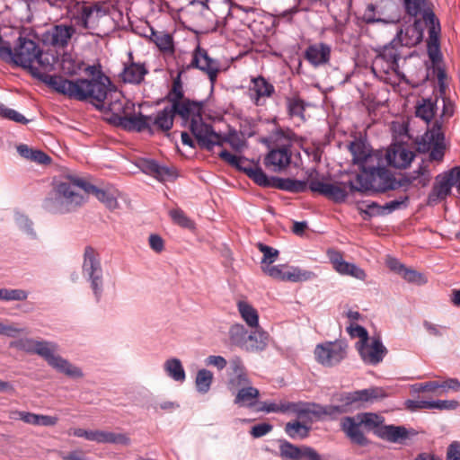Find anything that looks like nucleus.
<instances>
[{
	"instance_id": "obj_1",
	"label": "nucleus",
	"mask_w": 460,
	"mask_h": 460,
	"mask_svg": "<svg viewBox=\"0 0 460 460\" xmlns=\"http://www.w3.org/2000/svg\"><path fill=\"white\" fill-rule=\"evenodd\" d=\"M404 176L402 180L397 181L391 172L381 166L380 159L375 163L371 168L361 171L356 177V180L349 181V186L351 191H375L384 192L388 190H395L398 187H404L408 185H427L429 181V178L423 177L424 172L420 168L414 174Z\"/></svg>"
},
{
	"instance_id": "obj_2",
	"label": "nucleus",
	"mask_w": 460,
	"mask_h": 460,
	"mask_svg": "<svg viewBox=\"0 0 460 460\" xmlns=\"http://www.w3.org/2000/svg\"><path fill=\"white\" fill-rule=\"evenodd\" d=\"M49 86L57 93L70 99L84 101L92 99L97 108L102 102H105L109 93L110 80L104 75H99L93 79L69 80L60 75L47 76Z\"/></svg>"
},
{
	"instance_id": "obj_3",
	"label": "nucleus",
	"mask_w": 460,
	"mask_h": 460,
	"mask_svg": "<svg viewBox=\"0 0 460 460\" xmlns=\"http://www.w3.org/2000/svg\"><path fill=\"white\" fill-rule=\"evenodd\" d=\"M40 47L35 41L26 38L20 37L18 44L13 50L8 43L0 46V58L2 60L13 63L16 66L29 69L31 74L49 85L47 76H57L41 72L39 67H35L34 62L39 54Z\"/></svg>"
},
{
	"instance_id": "obj_4",
	"label": "nucleus",
	"mask_w": 460,
	"mask_h": 460,
	"mask_svg": "<svg viewBox=\"0 0 460 460\" xmlns=\"http://www.w3.org/2000/svg\"><path fill=\"white\" fill-rule=\"evenodd\" d=\"M89 183L75 176L61 177L54 183V195L60 211H69L83 205L88 196Z\"/></svg>"
},
{
	"instance_id": "obj_5",
	"label": "nucleus",
	"mask_w": 460,
	"mask_h": 460,
	"mask_svg": "<svg viewBox=\"0 0 460 460\" xmlns=\"http://www.w3.org/2000/svg\"><path fill=\"white\" fill-rule=\"evenodd\" d=\"M11 345L27 353L39 355L58 372L63 374H80L79 369L56 354L58 345L54 342L22 338L12 342Z\"/></svg>"
},
{
	"instance_id": "obj_6",
	"label": "nucleus",
	"mask_w": 460,
	"mask_h": 460,
	"mask_svg": "<svg viewBox=\"0 0 460 460\" xmlns=\"http://www.w3.org/2000/svg\"><path fill=\"white\" fill-rule=\"evenodd\" d=\"M108 9L101 4H77L75 12L72 15V21L80 28L87 31L88 34L100 36L102 32V23L107 18Z\"/></svg>"
},
{
	"instance_id": "obj_7",
	"label": "nucleus",
	"mask_w": 460,
	"mask_h": 460,
	"mask_svg": "<svg viewBox=\"0 0 460 460\" xmlns=\"http://www.w3.org/2000/svg\"><path fill=\"white\" fill-rule=\"evenodd\" d=\"M400 46L396 40H393L389 44L376 49V55L371 66L372 72L376 75L383 76L392 72L397 73L400 58L398 48Z\"/></svg>"
},
{
	"instance_id": "obj_8",
	"label": "nucleus",
	"mask_w": 460,
	"mask_h": 460,
	"mask_svg": "<svg viewBox=\"0 0 460 460\" xmlns=\"http://www.w3.org/2000/svg\"><path fill=\"white\" fill-rule=\"evenodd\" d=\"M348 349L346 341L337 340L317 344L314 353L319 364L324 367H334L347 358Z\"/></svg>"
},
{
	"instance_id": "obj_9",
	"label": "nucleus",
	"mask_w": 460,
	"mask_h": 460,
	"mask_svg": "<svg viewBox=\"0 0 460 460\" xmlns=\"http://www.w3.org/2000/svg\"><path fill=\"white\" fill-rule=\"evenodd\" d=\"M228 389L235 394L234 402L240 407L252 408L258 402L260 392L249 385L245 376H234L228 382Z\"/></svg>"
},
{
	"instance_id": "obj_10",
	"label": "nucleus",
	"mask_w": 460,
	"mask_h": 460,
	"mask_svg": "<svg viewBox=\"0 0 460 460\" xmlns=\"http://www.w3.org/2000/svg\"><path fill=\"white\" fill-rule=\"evenodd\" d=\"M83 270L88 276L94 296L99 300L102 291V271L97 252L90 246L84 249Z\"/></svg>"
},
{
	"instance_id": "obj_11",
	"label": "nucleus",
	"mask_w": 460,
	"mask_h": 460,
	"mask_svg": "<svg viewBox=\"0 0 460 460\" xmlns=\"http://www.w3.org/2000/svg\"><path fill=\"white\" fill-rule=\"evenodd\" d=\"M190 129L199 145L203 148L211 150L214 146L222 145V137L212 129L210 125L205 123L202 118L190 122Z\"/></svg>"
},
{
	"instance_id": "obj_12",
	"label": "nucleus",
	"mask_w": 460,
	"mask_h": 460,
	"mask_svg": "<svg viewBox=\"0 0 460 460\" xmlns=\"http://www.w3.org/2000/svg\"><path fill=\"white\" fill-rule=\"evenodd\" d=\"M134 107V103L127 100L121 92L111 89L99 109H107L120 121Z\"/></svg>"
},
{
	"instance_id": "obj_13",
	"label": "nucleus",
	"mask_w": 460,
	"mask_h": 460,
	"mask_svg": "<svg viewBox=\"0 0 460 460\" xmlns=\"http://www.w3.org/2000/svg\"><path fill=\"white\" fill-rule=\"evenodd\" d=\"M275 93L274 85L264 76L252 77L248 87V96L256 106H263L266 100Z\"/></svg>"
},
{
	"instance_id": "obj_14",
	"label": "nucleus",
	"mask_w": 460,
	"mask_h": 460,
	"mask_svg": "<svg viewBox=\"0 0 460 460\" xmlns=\"http://www.w3.org/2000/svg\"><path fill=\"white\" fill-rule=\"evenodd\" d=\"M309 189L337 203L345 201L348 196L346 184L341 182L311 180Z\"/></svg>"
},
{
	"instance_id": "obj_15",
	"label": "nucleus",
	"mask_w": 460,
	"mask_h": 460,
	"mask_svg": "<svg viewBox=\"0 0 460 460\" xmlns=\"http://www.w3.org/2000/svg\"><path fill=\"white\" fill-rule=\"evenodd\" d=\"M357 349L366 364L377 365L387 353L379 337H372L369 341L358 345Z\"/></svg>"
},
{
	"instance_id": "obj_16",
	"label": "nucleus",
	"mask_w": 460,
	"mask_h": 460,
	"mask_svg": "<svg viewBox=\"0 0 460 460\" xmlns=\"http://www.w3.org/2000/svg\"><path fill=\"white\" fill-rule=\"evenodd\" d=\"M349 150L352 155L353 163L358 164L361 171L373 167L378 161V154L373 152L364 142L355 140L349 145Z\"/></svg>"
},
{
	"instance_id": "obj_17",
	"label": "nucleus",
	"mask_w": 460,
	"mask_h": 460,
	"mask_svg": "<svg viewBox=\"0 0 460 460\" xmlns=\"http://www.w3.org/2000/svg\"><path fill=\"white\" fill-rule=\"evenodd\" d=\"M191 65L205 72L213 84L220 71V64L217 60L211 58L207 50L197 47L193 53Z\"/></svg>"
},
{
	"instance_id": "obj_18",
	"label": "nucleus",
	"mask_w": 460,
	"mask_h": 460,
	"mask_svg": "<svg viewBox=\"0 0 460 460\" xmlns=\"http://www.w3.org/2000/svg\"><path fill=\"white\" fill-rule=\"evenodd\" d=\"M75 32L73 25H55L43 34L44 42L59 49L67 47L72 36Z\"/></svg>"
},
{
	"instance_id": "obj_19",
	"label": "nucleus",
	"mask_w": 460,
	"mask_h": 460,
	"mask_svg": "<svg viewBox=\"0 0 460 460\" xmlns=\"http://www.w3.org/2000/svg\"><path fill=\"white\" fill-rule=\"evenodd\" d=\"M328 256L333 269L341 275L353 277L359 280H365L367 273L354 263L344 261L341 252L336 251H328Z\"/></svg>"
},
{
	"instance_id": "obj_20",
	"label": "nucleus",
	"mask_w": 460,
	"mask_h": 460,
	"mask_svg": "<svg viewBox=\"0 0 460 460\" xmlns=\"http://www.w3.org/2000/svg\"><path fill=\"white\" fill-rule=\"evenodd\" d=\"M414 156L411 150L401 144L392 145L385 154L388 164L395 168H406L411 164Z\"/></svg>"
},
{
	"instance_id": "obj_21",
	"label": "nucleus",
	"mask_w": 460,
	"mask_h": 460,
	"mask_svg": "<svg viewBox=\"0 0 460 460\" xmlns=\"http://www.w3.org/2000/svg\"><path fill=\"white\" fill-rule=\"evenodd\" d=\"M344 410L342 406H326L323 407L320 404L308 402H296V416L298 418L307 417L308 415H314L321 417L323 415H332L334 413H341Z\"/></svg>"
},
{
	"instance_id": "obj_22",
	"label": "nucleus",
	"mask_w": 460,
	"mask_h": 460,
	"mask_svg": "<svg viewBox=\"0 0 460 460\" xmlns=\"http://www.w3.org/2000/svg\"><path fill=\"white\" fill-rule=\"evenodd\" d=\"M291 155L290 150L271 148L264 158V164L269 170L280 172L289 166Z\"/></svg>"
},
{
	"instance_id": "obj_23",
	"label": "nucleus",
	"mask_w": 460,
	"mask_h": 460,
	"mask_svg": "<svg viewBox=\"0 0 460 460\" xmlns=\"http://www.w3.org/2000/svg\"><path fill=\"white\" fill-rule=\"evenodd\" d=\"M172 109L173 110L174 114H178L185 121L190 120V123L202 118V102L185 99L178 103L176 102L174 105H172Z\"/></svg>"
},
{
	"instance_id": "obj_24",
	"label": "nucleus",
	"mask_w": 460,
	"mask_h": 460,
	"mask_svg": "<svg viewBox=\"0 0 460 460\" xmlns=\"http://www.w3.org/2000/svg\"><path fill=\"white\" fill-rule=\"evenodd\" d=\"M296 135L291 129L278 128L270 133L266 141L270 149L290 150V147L293 143L296 141Z\"/></svg>"
},
{
	"instance_id": "obj_25",
	"label": "nucleus",
	"mask_w": 460,
	"mask_h": 460,
	"mask_svg": "<svg viewBox=\"0 0 460 460\" xmlns=\"http://www.w3.org/2000/svg\"><path fill=\"white\" fill-rule=\"evenodd\" d=\"M133 111L134 110H130L119 121V124L128 130L137 132L147 130L149 133L154 134V129L151 125L152 116H144L140 113L135 114Z\"/></svg>"
},
{
	"instance_id": "obj_26",
	"label": "nucleus",
	"mask_w": 460,
	"mask_h": 460,
	"mask_svg": "<svg viewBox=\"0 0 460 460\" xmlns=\"http://www.w3.org/2000/svg\"><path fill=\"white\" fill-rule=\"evenodd\" d=\"M128 63L125 64L124 69L120 74L123 82L139 84L147 74V68L144 63H137L133 60L132 53L128 54Z\"/></svg>"
},
{
	"instance_id": "obj_27",
	"label": "nucleus",
	"mask_w": 460,
	"mask_h": 460,
	"mask_svg": "<svg viewBox=\"0 0 460 460\" xmlns=\"http://www.w3.org/2000/svg\"><path fill=\"white\" fill-rule=\"evenodd\" d=\"M141 170L159 181H169L176 177L174 167L162 166L154 160H143L140 164Z\"/></svg>"
},
{
	"instance_id": "obj_28",
	"label": "nucleus",
	"mask_w": 460,
	"mask_h": 460,
	"mask_svg": "<svg viewBox=\"0 0 460 460\" xmlns=\"http://www.w3.org/2000/svg\"><path fill=\"white\" fill-rule=\"evenodd\" d=\"M420 392H433L437 396L443 395L449 391H459L460 382L456 378H448L445 381H429L420 385Z\"/></svg>"
},
{
	"instance_id": "obj_29",
	"label": "nucleus",
	"mask_w": 460,
	"mask_h": 460,
	"mask_svg": "<svg viewBox=\"0 0 460 460\" xmlns=\"http://www.w3.org/2000/svg\"><path fill=\"white\" fill-rule=\"evenodd\" d=\"M362 424L355 417H346L341 420V429L350 440L358 445H366L367 438L361 429Z\"/></svg>"
},
{
	"instance_id": "obj_30",
	"label": "nucleus",
	"mask_w": 460,
	"mask_h": 460,
	"mask_svg": "<svg viewBox=\"0 0 460 460\" xmlns=\"http://www.w3.org/2000/svg\"><path fill=\"white\" fill-rule=\"evenodd\" d=\"M270 336L261 327L253 328L248 335L243 349L250 352L264 350L269 344Z\"/></svg>"
},
{
	"instance_id": "obj_31",
	"label": "nucleus",
	"mask_w": 460,
	"mask_h": 460,
	"mask_svg": "<svg viewBox=\"0 0 460 460\" xmlns=\"http://www.w3.org/2000/svg\"><path fill=\"white\" fill-rule=\"evenodd\" d=\"M330 56V47L323 43L309 46L305 53V59L314 66L328 63Z\"/></svg>"
},
{
	"instance_id": "obj_32",
	"label": "nucleus",
	"mask_w": 460,
	"mask_h": 460,
	"mask_svg": "<svg viewBox=\"0 0 460 460\" xmlns=\"http://www.w3.org/2000/svg\"><path fill=\"white\" fill-rule=\"evenodd\" d=\"M382 396V391L378 388H369L347 393L341 395V401L345 405H351L355 402H368Z\"/></svg>"
},
{
	"instance_id": "obj_33",
	"label": "nucleus",
	"mask_w": 460,
	"mask_h": 460,
	"mask_svg": "<svg viewBox=\"0 0 460 460\" xmlns=\"http://www.w3.org/2000/svg\"><path fill=\"white\" fill-rule=\"evenodd\" d=\"M174 115V111L171 105L158 111L155 117H152L151 125L153 127L154 133L156 131H169L173 125Z\"/></svg>"
},
{
	"instance_id": "obj_34",
	"label": "nucleus",
	"mask_w": 460,
	"mask_h": 460,
	"mask_svg": "<svg viewBox=\"0 0 460 460\" xmlns=\"http://www.w3.org/2000/svg\"><path fill=\"white\" fill-rule=\"evenodd\" d=\"M397 37V41L403 46L411 47L420 43L422 39V31L420 29L419 22L414 21L413 24L407 26L404 30H400Z\"/></svg>"
},
{
	"instance_id": "obj_35",
	"label": "nucleus",
	"mask_w": 460,
	"mask_h": 460,
	"mask_svg": "<svg viewBox=\"0 0 460 460\" xmlns=\"http://www.w3.org/2000/svg\"><path fill=\"white\" fill-rule=\"evenodd\" d=\"M437 98H422L416 103L415 115L426 123H429L437 112Z\"/></svg>"
},
{
	"instance_id": "obj_36",
	"label": "nucleus",
	"mask_w": 460,
	"mask_h": 460,
	"mask_svg": "<svg viewBox=\"0 0 460 460\" xmlns=\"http://www.w3.org/2000/svg\"><path fill=\"white\" fill-rule=\"evenodd\" d=\"M409 432L402 426L385 425L378 430V436L389 442L401 443L408 438Z\"/></svg>"
},
{
	"instance_id": "obj_37",
	"label": "nucleus",
	"mask_w": 460,
	"mask_h": 460,
	"mask_svg": "<svg viewBox=\"0 0 460 460\" xmlns=\"http://www.w3.org/2000/svg\"><path fill=\"white\" fill-rule=\"evenodd\" d=\"M149 38L163 53L172 54L174 52L173 39L169 32L151 29V35Z\"/></svg>"
},
{
	"instance_id": "obj_38",
	"label": "nucleus",
	"mask_w": 460,
	"mask_h": 460,
	"mask_svg": "<svg viewBox=\"0 0 460 460\" xmlns=\"http://www.w3.org/2000/svg\"><path fill=\"white\" fill-rule=\"evenodd\" d=\"M451 184L447 181H445L442 177H438L437 182L429 194L428 204L435 205L444 200L451 193Z\"/></svg>"
},
{
	"instance_id": "obj_39",
	"label": "nucleus",
	"mask_w": 460,
	"mask_h": 460,
	"mask_svg": "<svg viewBox=\"0 0 460 460\" xmlns=\"http://www.w3.org/2000/svg\"><path fill=\"white\" fill-rule=\"evenodd\" d=\"M237 308L242 319L250 328L261 327L259 325V314L252 305L245 301H239L237 303Z\"/></svg>"
},
{
	"instance_id": "obj_40",
	"label": "nucleus",
	"mask_w": 460,
	"mask_h": 460,
	"mask_svg": "<svg viewBox=\"0 0 460 460\" xmlns=\"http://www.w3.org/2000/svg\"><path fill=\"white\" fill-rule=\"evenodd\" d=\"M93 441L97 443H110V444H120L128 445L129 438L121 433H114L105 430H94Z\"/></svg>"
},
{
	"instance_id": "obj_41",
	"label": "nucleus",
	"mask_w": 460,
	"mask_h": 460,
	"mask_svg": "<svg viewBox=\"0 0 460 460\" xmlns=\"http://www.w3.org/2000/svg\"><path fill=\"white\" fill-rule=\"evenodd\" d=\"M243 172L258 185L263 187H274V179L277 177H272L270 179L261 167L257 165H251L248 163Z\"/></svg>"
},
{
	"instance_id": "obj_42",
	"label": "nucleus",
	"mask_w": 460,
	"mask_h": 460,
	"mask_svg": "<svg viewBox=\"0 0 460 460\" xmlns=\"http://www.w3.org/2000/svg\"><path fill=\"white\" fill-rule=\"evenodd\" d=\"M288 113L290 117H298L304 119L305 103L297 93L286 97Z\"/></svg>"
},
{
	"instance_id": "obj_43",
	"label": "nucleus",
	"mask_w": 460,
	"mask_h": 460,
	"mask_svg": "<svg viewBox=\"0 0 460 460\" xmlns=\"http://www.w3.org/2000/svg\"><path fill=\"white\" fill-rule=\"evenodd\" d=\"M88 195H94L101 202H102L108 208L114 209L118 207L117 197L114 193L96 188L90 184L87 188Z\"/></svg>"
},
{
	"instance_id": "obj_44",
	"label": "nucleus",
	"mask_w": 460,
	"mask_h": 460,
	"mask_svg": "<svg viewBox=\"0 0 460 460\" xmlns=\"http://www.w3.org/2000/svg\"><path fill=\"white\" fill-rule=\"evenodd\" d=\"M314 277L312 271L302 270L298 267L288 266L285 267L284 281L288 282H302L311 279Z\"/></svg>"
},
{
	"instance_id": "obj_45",
	"label": "nucleus",
	"mask_w": 460,
	"mask_h": 460,
	"mask_svg": "<svg viewBox=\"0 0 460 460\" xmlns=\"http://www.w3.org/2000/svg\"><path fill=\"white\" fill-rule=\"evenodd\" d=\"M305 447H298L288 441H282L279 446L280 456L284 460H304Z\"/></svg>"
},
{
	"instance_id": "obj_46",
	"label": "nucleus",
	"mask_w": 460,
	"mask_h": 460,
	"mask_svg": "<svg viewBox=\"0 0 460 460\" xmlns=\"http://www.w3.org/2000/svg\"><path fill=\"white\" fill-rule=\"evenodd\" d=\"M274 181V188L279 190L291 192H303L306 190V182L303 181L276 178Z\"/></svg>"
},
{
	"instance_id": "obj_47",
	"label": "nucleus",
	"mask_w": 460,
	"mask_h": 460,
	"mask_svg": "<svg viewBox=\"0 0 460 460\" xmlns=\"http://www.w3.org/2000/svg\"><path fill=\"white\" fill-rule=\"evenodd\" d=\"M55 61L56 58L54 55L49 52H43L40 49L34 66L35 67H39L41 72L49 74V72L54 69Z\"/></svg>"
},
{
	"instance_id": "obj_48",
	"label": "nucleus",
	"mask_w": 460,
	"mask_h": 460,
	"mask_svg": "<svg viewBox=\"0 0 460 460\" xmlns=\"http://www.w3.org/2000/svg\"><path fill=\"white\" fill-rule=\"evenodd\" d=\"M247 337V331L243 324L236 323L231 326L229 338L232 343L243 349Z\"/></svg>"
},
{
	"instance_id": "obj_49",
	"label": "nucleus",
	"mask_w": 460,
	"mask_h": 460,
	"mask_svg": "<svg viewBox=\"0 0 460 460\" xmlns=\"http://www.w3.org/2000/svg\"><path fill=\"white\" fill-rule=\"evenodd\" d=\"M285 431L293 439L305 438L308 436L309 428L299 421L288 422Z\"/></svg>"
},
{
	"instance_id": "obj_50",
	"label": "nucleus",
	"mask_w": 460,
	"mask_h": 460,
	"mask_svg": "<svg viewBox=\"0 0 460 460\" xmlns=\"http://www.w3.org/2000/svg\"><path fill=\"white\" fill-rule=\"evenodd\" d=\"M218 155L228 164L243 172L248 164V161L245 158L233 155L226 150L220 151Z\"/></svg>"
},
{
	"instance_id": "obj_51",
	"label": "nucleus",
	"mask_w": 460,
	"mask_h": 460,
	"mask_svg": "<svg viewBox=\"0 0 460 460\" xmlns=\"http://www.w3.org/2000/svg\"><path fill=\"white\" fill-rule=\"evenodd\" d=\"M28 292L23 289L0 288V300L24 301L28 298Z\"/></svg>"
},
{
	"instance_id": "obj_52",
	"label": "nucleus",
	"mask_w": 460,
	"mask_h": 460,
	"mask_svg": "<svg viewBox=\"0 0 460 460\" xmlns=\"http://www.w3.org/2000/svg\"><path fill=\"white\" fill-rule=\"evenodd\" d=\"M83 65L84 63L82 61L75 60L70 55H65L62 58L61 67L66 75H76L82 70Z\"/></svg>"
},
{
	"instance_id": "obj_53",
	"label": "nucleus",
	"mask_w": 460,
	"mask_h": 460,
	"mask_svg": "<svg viewBox=\"0 0 460 460\" xmlns=\"http://www.w3.org/2000/svg\"><path fill=\"white\" fill-rule=\"evenodd\" d=\"M356 416L357 420H358V421L361 422L362 426H364L367 429L379 427L384 420V419L381 416L371 412L358 414Z\"/></svg>"
},
{
	"instance_id": "obj_54",
	"label": "nucleus",
	"mask_w": 460,
	"mask_h": 460,
	"mask_svg": "<svg viewBox=\"0 0 460 460\" xmlns=\"http://www.w3.org/2000/svg\"><path fill=\"white\" fill-rule=\"evenodd\" d=\"M426 137L432 145L445 144V135L442 130V123L439 120H436L432 128L427 131Z\"/></svg>"
},
{
	"instance_id": "obj_55",
	"label": "nucleus",
	"mask_w": 460,
	"mask_h": 460,
	"mask_svg": "<svg viewBox=\"0 0 460 460\" xmlns=\"http://www.w3.org/2000/svg\"><path fill=\"white\" fill-rule=\"evenodd\" d=\"M0 117L21 124H26L29 121L22 114L4 106L3 103H0Z\"/></svg>"
},
{
	"instance_id": "obj_56",
	"label": "nucleus",
	"mask_w": 460,
	"mask_h": 460,
	"mask_svg": "<svg viewBox=\"0 0 460 460\" xmlns=\"http://www.w3.org/2000/svg\"><path fill=\"white\" fill-rule=\"evenodd\" d=\"M424 19L426 22H430L431 26L429 29V36L430 42L434 44H438V36L440 32V26L438 22H436V18L433 13H426L424 15Z\"/></svg>"
},
{
	"instance_id": "obj_57",
	"label": "nucleus",
	"mask_w": 460,
	"mask_h": 460,
	"mask_svg": "<svg viewBox=\"0 0 460 460\" xmlns=\"http://www.w3.org/2000/svg\"><path fill=\"white\" fill-rule=\"evenodd\" d=\"M257 247L260 250V252L263 253V258L261 260L262 266H264V264L270 265L277 260V258L279 256L278 250H276L272 247H270L266 244H263L261 243H259L257 244Z\"/></svg>"
},
{
	"instance_id": "obj_58",
	"label": "nucleus",
	"mask_w": 460,
	"mask_h": 460,
	"mask_svg": "<svg viewBox=\"0 0 460 460\" xmlns=\"http://www.w3.org/2000/svg\"><path fill=\"white\" fill-rule=\"evenodd\" d=\"M167 98L172 105H174L176 102L178 103L186 99L183 95L182 85L179 76L173 81L172 88L170 91Z\"/></svg>"
},
{
	"instance_id": "obj_59",
	"label": "nucleus",
	"mask_w": 460,
	"mask_h": 460,
	"mask_svg": "<svg viewBox=\"0 0 460 460\" xmlns=\"http://www.w3.org/2000/svg\"><path fill=\"white\" fill-rule=\"evenodd\" d=\"M170 216L174 223L181 227L191 229L194 227V223L187 217L184 212L181 209H172L170 211Z\"/></svg>"
},
{
	"instance_id": "obj_60",
	"label": "nucleus",
	"mask_w": 460,
	"mask_h": 460,
	"mask_svg": "<svg viewBox=\"0 0 460 460\" xmlns=\"http://www.w3.org/2000/svg\"><path fill=\"white\" fill-rule=\"evenodd\" d=\"M347 331L349 333V335L351 337H358L359 338V341L357 342L356 344V347L358 348V345H361L362 343L366 342V341H369V337H368V333L367 332V330L360 326V325H358V324H350L348 328H347Z\"/></svg>"
},
{
	"instance_id": "obj_61",
	"label": "nucleus",
	"mask_w": 460,
	"mask_h": 460,
	"mask_svg": "<svg viewBox=\"0 0 460 460\" xmlns=\"http://www.w3.org/2000/svg\"><path fill=\"white\" fill-rule=\"evenodd\" d=\"M285 264H279L275 266L266 265L261 266L262 270L264 273H266L268 276L279 279L281 281H284L285 277Z\"/></svg>"
},
{
	"instance_id": "obj_62",
	"label": "nucleus",
	"mask_w": 460,
	"mask_h": 460,
	"mask_svg": "<svg viewBox=\"0 0 460 460\" xmlns=\"http://www.w3.org/2000/svg\"><path fill=\"white\" fill-rule=\"evenodd\" d=\"M425 0H403L406 13L413 17L419 15L421 12Z\"/></svg>"
},
{
	"instance_id": "obj_63",
	"label": "nucleus",
	"mask_w": 460,
	"mask_h": 460,
	"mask_svg": "<svg viewBox=\"0 0 460 460\" xmlns=\"http://www.w3.org/2000/svg\"><path fill=\"white\" fill-rule=\"evenodd\" d=\"M257 411H262L266 413H282V401L279 402H261L257 408Z\"/></svg>"
},
{
	"instance_id": "obj_64",
	"label": "nucleus",
	"mask_w": 460,
	"mask_h": 460,
	"mask_svg": "<svg viewBox=\"0 0 460 460\" xmlns=\"http://www.w3.org/2000/svg\"><path fill=\"white\" fill-rule=\"evenodd\" d=\"M446 460H460V442L453 441L447 447Z\"/></svg>"
}]
</instances>
